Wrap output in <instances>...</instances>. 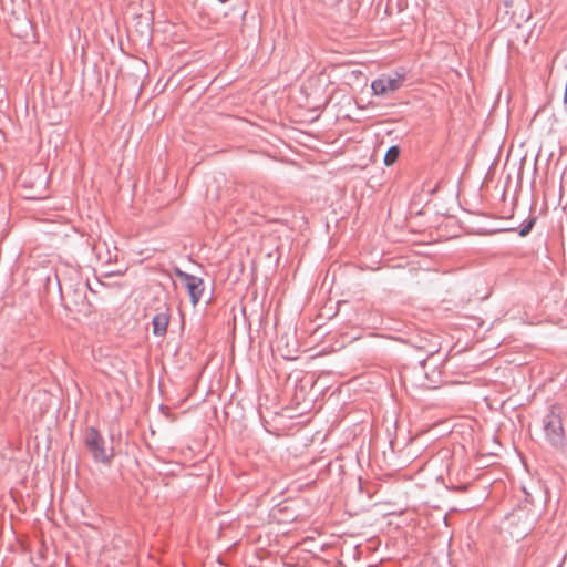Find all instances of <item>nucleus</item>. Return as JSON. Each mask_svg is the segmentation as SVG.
<instances>
[{"mask_svg":"<svg viewBox=\"0 0 567 567\" xmlns=\"http://www.w3.org/2000/svg\"><path fill=\"white\" fill-rule=\"evenodd\" d=\"M85 445L95 462L110 463L113 457V449H107L103 436L94 427H90L85 434Z\"/></svg>","mask_w":567,"mask_h":567,"instance_id":"obj_1","label":"nucleus"},{"mask_svg":"<svg viewBox=\"0 0 567 567\" xmlns=\"http://www.w3.org/2000/svg\"><path fill=\"white\" fill-rule=\"evenodd\" d=\"M175 275L185 284L193 306H196L205 290L204 280L200 277L190 275L179 268L174 269Z\"/></svg>","mask_w":567,"mask_h":567,"instance_id":"obj_2","label":"nucleus"},{"mask_svg":"<svg viewBox=\"0 0 567 567\" xmlns=\"http://www.w3.org/2000/svg\"><path fill=\"white\" fill-rule=\"evenodd\" d=\"M544 431L547 441L554 446V447H561L565 442V434L564 429L561 424V420L558 415L554 414L553 412L546 416L545 424H544Z\"/></svg>","mask_w":567,"mask_h":567,"instance_id":"obj_3","label":"nucleus"},{"mask_svg":"<svg viewBox=\"0 0 567 567\" xmlns=\"http://www.w3.org/2000/svg\"><path fill=\"white\" fill-rule=\"evenodd\" d=\"M403 82V75L395 74V76L381 75L371 83V89L377 96H386L396 92Z\"/></svg>","mask_w":567,"mask_h":567,"instance_id":"obj_4","label":"nucleus"},{"mask_svg":"<svg viewBox=\"0 0 567 567\" xmlns=\"http://www.w3.org/2000/svg\"><path fill=\"white\" fill-rule=\"evenodd\" d=\"M169 309L164 308L163 310L158 311L152 319V326H153V333L157 337H163L166 331L169 323Z\"/></svg>","mask_w":567,"mask_h":567,"instance_id":"obj_5","label":"nucleus"},{"mask_svg":"<svg viewBox=\"0 0 567 567\" xmlns=\"http://www.w3.org/2000/svg\"><path fill=\"white\" fill-rule=\"evenodd\" d=\"M400 155V148L399 146H391L384 156V164L386 166H390L394 164Z\"/></svg>","mask_w":567,"mask_h":567,"instance_id":"obj_6","label":"nucleus"},{"mask_svg":"<svg viewBox=\"0 0 567 567\" xmlns=\"http://www.w3.org/2000/svg\"><path fill=\"white\" fill-rule=\"evenodd\" d=\"M533 225H534V220H530L528 221L520 230H519V235L522 237L526 236L533 228Z\"/></svg>","mask_w":567,"mask_h":567,"instance_id":"obj_7","label":"nucleus"},{"mask_svg":"<svg viewBox=\"0 0 567 567\" xmlns=\"http://www.w3.org/2000/svg\"><path fill=\"white\" fill-rule=\"evenodd\" d=\"M220 2H225L226 0H219Z\"/></svg>","mask_w":567,"mask_h":567,"instance_id":"obj_8","label":"nucleus"}]
</instances>
